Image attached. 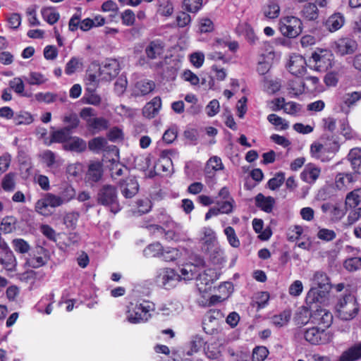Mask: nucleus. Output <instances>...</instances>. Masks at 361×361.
I'll list each match as a JSON object with an SVG mask.
<instances>
[{
	"mask_svg": "<svg viewBox=\"0 0 361 361\" xmlns=\"http://www.w3.org/2000/svg\"><path fill=\"white\" fill-rule=\"evenodd\" d=\"M155 309L154 304L149 301L130 303L127 311V319L131 324L146 322L151 318V312Z\"/></svg>",
	"mask_w": 361,
	"mask_h": 361,
	"instance_id": "f257e3e1",
	"label": "nucleus"
},
{
	"mask_svg": "<svg viewBox=\"0 0 361 361\" xmlns=\"http://www.w3.org/2000/svg\"><path fill=\"white\" fill-rule=\"evenodd\" d=\"M336 309L341 319L350 321L357 316L360 307L356 298L353 295L347 294L338 299Z\"/></svg>",
	"mask_w": 361,
	"mask_h": 361,
	"instance_id": "f03ea898",
	"label": "nucleus"
},
{
	"mask_svg": "<svg viewBox=\"0 0 361 361\" xmlns=\"http://www.w3.org/2000/svg\"><path fill=\"white\" fill-rule=\"evenodd\" d=\"M97 200L99 204L109 207L110 211L114 214L121 209L118 201L117 189L114 185H103L97 192Z\"/></svg>",
	"mask_w": 361,
	"mask_h": 361,
	"instance_id": "7ed1b4c3",
	"label": "nucleus"
},
{
	"mask_svg": "<svg viewBox=\"0 0 361 361\" xmlns=\"http://www.w3.org/2000/svg\"><path fill=\"white\" fill-rule=\"evenodd\" d=\"M314 287L311 288L307 295V302L310 304L315 303L319 301L320 292L323 294L328 292L331 287L329 279L324 272L317 271L312 278Z\"/></svg>",
	"mask_w": 361,
	"mask_h": 361,
	"instance_id": "20e7f679",
	"label": "nucleus"
},
{
	"mask_svg": "<svg viewBox=\"0 0 361 361\" xmlns=\"http://www.w3.org/2000/svg\"><path fill=\"white\" fill-rule=\"evenodd\" d=\"M279 27L283 36L295 38L302 32V22L297 17L286 16L280 19Z\"/></svg>",
	"mask_w": 361,
	"mask_h": 361,
	"instance_id": "39448f33",
	"label": "nucleus"
},
{
	"mask_svg": "<svg viewBox=\"0 0 361 361\" xmlns=\"http://www.w3.org/2000/svg\"><path fill=\"white\" fill-rule=\"evenodd\" d=\"M303 336L308 343L312 345L325 344L331 340V336L328 332L318 327L304 329Z\"/></svg>",
	"mask_w": 361,
	"mask_h": 361,
	"instance_id": "423d86ee",
	"label": "nucleus"
},
{
	"mask_svg": "<svg viewBox=\"0 0 361 361\" xmlns=\"http://www.w3.org/2000/svg\"><path fill=\"white\" fill-rule=\"evenodd\" d=\"M93 67L97 68L102 81H111L117 76L120 71L119 63L115 59H108L101 66L94 64Z\"/></svg>",
	"mask_w": 361,
	"mask_h": 361,
	"instance_id": "0eeeda50",
	"label": "nucleus"
},
{
	"mask_svg": "<svg viewBox=\"0 0 361 361\" xmlns=\"http://www.w3.org/2000/svg\"><path fill=\"white\" fill-rule=\"evenodd\" d=\"M174 154L173 150H163L161 152L160 157L154 166V170H151L146 175L148 178H153L158 172L162 171L170 173L173 169V164L171 156Z\"/></svg>",
	"mask_w": 361,
	"mask_h": 361,
	"instance_id": "6e6552de",
	"label": "nucleus"
},
{
	"mask_svg": "<svg viewBox=\"0 0 361 361\" xmlns=\"http://www.w3.org/2000/svg\"><path fill=\"white\" fill-rule=\"evenodd\" d=\"M310 320L313 324L322 325L324 328H329L333 322V315L328 310L318 307H311Z\"/></svg>",
	"mask_w": 361,
	"mask_h": 361,
	"instance_id": "1a4fd4ad",
	"label": "nucleus"
},
{
	"mask_svg": "<svg viewBox=\"0 0 361 361\" xmlns=\"http://www.w3.org/2000/svg\"><path fill=\"white\" fill-rule=\"evenodd\" d=\"M165 47V43L160 39H155L149 42L145 48L147 59L148 61L161 59Z\"/></svg>",
	"mask_w": 361,
	"mask_h": 361,
	"instance_id": "9d476101",
	"label": "nucleus"
},
{
	"mask_svg": "<svg viewBox=\"0 0 361 361\" xmlns=\"http://www.w3.org/2000/svg\"><path fill=\"white\" fill-rule=\"evenodd\" d=\"M345 23L344 15L341 12H335L330 15L324 22L325 29L330 32L340 30Z\"/></svg>",
	"mask_w": 361,
	"mask_h": 361,
	"instance_id": "9b49d317",
	"label": "nucleus"
},
{
	"mask_svg": "<svg viewBox=\"0 0 361 361\" xmlns=\"http://www.w3.org/2000/svg\"><path fill=\"white\" fill-rule=\"evenodd\" d=\"M361 100V91L349 92L341 98V109L345 114H348L351 108L357 105Z\"/></svg>",
	"mask_w": 361,
	"mask_h": 361,
	"instance_id": "f8f14e48",
	"label": "nucleus"
},
{
	"mask_svg": "<svg viewBox=\"0 0 361 361\" xmlns=\"http://www.w3.org/2000/svg\"><path fill=\"white\" fill-rule=\"evenodd\" d=\"M289 71L297 77L302 76L306 71V61L301 55L293 54L290 58Z\"/></svg>",
	"mask_w": 361,
	"mask_h": 361,
	"instance_id": "ddd939ff",
	"label": "nucleus"
},
{
	"mask_svg": "<svg viewBox=\"0 0 361 361\" xmlns=\"http://www.w3.org/2000/svg\"><path fill=\"white\" fill-rule=\"evenodd\" d=\"M120 189L126 198H132L139 190V185L134 177H129L120 182Z\"/></svg>",
	"mask_w": 361,
	"mask_h": 361,
	"instance_id": "4468645a",
	"label": "nucleus"
},
{
	"mask_svg": "<svg viewBox=\"0 0 361 361\" xmlns=\"http://www.w3.org/2000/svg\"><path fill=\"white\" fill-rule=\"evenodd\" d=\"M204 260L199 257L196 264H186L180 269V275L177 276L178 278L180 277L184 280H192L197 277V267L204 266Z\"/></svg>",
	"mask_w": 361,
	"mask_h": 361,
	"instance_id": "2eb2a0df",
	"label": "nucleus"
},
{
	"mask_svg": "<svg viewBox=\"0 0 361 361\" xmlns=\"http://www.w3.org/2000/svg\"><path fill=\"white\" fill-rule=\"evenodd\" d=\"M257 207L266 213H271L276 204V200L271 196H265L262 193H258L255 197Z\"/></svg>",
	"mask_w": 361,
	"mask_h": 361,
	"instance_id": "dca6fc26",
	"label": "nucleus"
},
{
	"mask_svg": "<svg viewBox=\"0 0 361 361\" xmlns=\"http://www.w3.org/2000/svg\"><path fill=\"white\" fill-rule=\"evenodd\" d=\"M161 107V98L159 97H155L144 106L142 110L143 116L148 118H152L158 114Z\"/></svg>",
	"mask_w": 361,
	"mask_h": 361,
	"instance_id": "f3484780",
	"label": "nucleus"
},
{
	"mask_svg": "<svg viewBox=\"0 0 361 361\" xmlns=\"http://www.w3.org/2000/svg\"><path fill=\"white\" fill-rule=\"evenodd\" d=\"M109 126V121L103 117H94L87 119V126L93 134L106 130Z\"/></svg>",
	"mask_w": 361,
	"mask_h": 361,
	"instance_id": "a211bd4d",
	"label": "nucleus"
},
{
	"mask_svg": "<svg viewBox=\"0 0 361 361\" xmlns=\"http://www.w3.org/2000/svg\"><path fill=\"white\" fill-rule=\"evenodd\" d=\"M103 168L102 164L99 161L90 164L86 174V180L87 182H98L102 177Z\"/></svg>",
	"mask_w": 361,
	"mask_h": 361,
	"instance_id": "6ab92c4d",
	"label": "nucleus"
},
{
	"mask_svg": "<svg viewBox=\"0 0 361 361\" xmlns=\"http://www.w3.org/2000/svg\"><path fill=\"white\" fill-rule=\"evenodd\" d=\"M361 359V341L343 351L338 361H356Z\"/></svg>",
	"mask_w": 361,
	"mask_h": 361,
	"instance_id": "aec40b11",
	"label": "nucleus"
},
{
	"mask_svg": "<svg viewBox=\"0 0 361 361\" xmlns=\"http://www.w3.org/2000/svg\"><path fill=\"white\" fill-rule=\"evenodd\" d=\"M44 250L42 246H37L29 255L26 259V264L32 268H39L44 265L43 257L40 255Z\"/></svg>",
	"mask_w": 361,
	"mask_h": 361,
	"instance_id": "412c9836",
	"label": "nucleus"
},
{
	"mask_svg": "<svg viewBox=\"0 0 361 361\" xmlns=\"http://www.w3.org/2000/svg\"><path fill=\"white\" fill-rule=\"evenodd\" d=\"M337 49L342 55L351 54L356 50L357 43L350 38H342L337 42Z\"/></svg>",
	"mask_w": 361,
	"mask_h": 361,
	"instance_id": "4be33fe9",
	"label": "nucleus"
},
{
	"mask_svg": "<svg viewBox=\"0 0 361 361\" xmlns=\"http://www.w3.org/2000/svg\"><path fill=\"white\" fill-rule=\"evenodd\" d=\"M320 173L321 171L318 167L309 164L305 166L300 176L301 178L306 183H313L319 178Z\"/></svg>",
	"mask_w": 361,
	"mask_h": 361,
	"instance_id": "5701e85b",
	"label": "nucleus"
},
{
	"mask_svg": "<svg viewBox=\"0 0 361 361\" xmlns=\"http://www.w3.org/2000/svg\"><path fill=\"white\" fill-rule=\"evenodd\" d=\"M219 274L213 269H208L204 271L203 273L198 274L197 279L200 285L208 286L212 284L214 281L219 279Z\"/></svg>",
	"mask_w": 361,
	"mask_h": 361,
	"instance_id": "b1692460",
	"label": "nucleus"
},
{
	"mask_svg": "<svg viewBox=\"0 0 361 361\" xmlns=\"http://www.w3.org/2000/svg\"><path fill=\"white\" fill-rule=\"evenodd\" d=\"M263 13L265 17L274 19L279 17L280 14V6L277 0H268L263 6Z\"/></svg>",
	"mask_w": 361,
	"mask_h": 361,
	"instance_id": "393cba45",
	"label": "nucleus"
},
{
	"mask_svg": "<svg viewBox=\"0 0 361 361\" xmlns=\"http://www.w3.org/2000/svg\"><path fill=\"white\" fill-rule=\"evenodd\" d=\"M155 88V83L152 80H142L138 81L135 86V94L137 96H144L152 92Z\"/></svg>",
	"mask_w": 361,
	"mask_h": 361,
	"instance_id": "a878e982",
	"label": "nucleus"
},
{
	"mask_svg": "<svg viewBox=\"0 0 361 361\" xmlns=\"http://www.w3.org/2000/svg\"><path fill=\"white\" fill-rule=\"evenodd\" d=\"M300 16L309 21L316 20L319 17V10L317 5L313 3L305 4L300 11Z\"/></svg>",
	"mask_w": 361,
	"mask_h": 361,
	"instance_id": "bb28decb",
	"label": "nucleus"
},
{
	"mask_svg": "<svg viewBox=\"0 0 361 361\" xmlns=\"http://www.w3.org/2000/svg\"><path fill=\"white\" fill-rule=\"evenodd\" d=\"M172 229L165 231V238L168 240L180 241L185 239V235L182 231V226L180 224L172 223Z\"/></svg>",
	"mask_w": 361,
	"mask_h": 361,
	"instance_id": "cd10ccee",
	"label": "nucleus"
},
{
	"mask_svg": "<svg viewBox=\"0 0 361 361\" xmlns=\"http://www.w3.org/2000/svg\"><path fill=\"white\" fill-rule=\"evenodd\" d=\"M95 72L92 73V69L87 71L86 75L87 91L89 92H94L99 85V81H102L99 75V72L95 68Z\"/></svg>",
	"mask_w": 361,
	"mask_h": 361,
	"instance_id": "c85d7f7f",
	"label": "nucleus"
},
{
	"mask_svg": "<svg viewBox=\"0 0 361 361\" xmlns=\"http://www.w3.org/2000/svg\"><path fill=\"white\" fill-rule=\"evenodd\" d=\"M353 169L357 173H361V150L357 148L351 149L348 155Z\"/></svg>",
	"mask_w": 361,
	"mask_h": 361,
	"instance_id": "c756f323",
	"label": "nucleus"
},
{
	"mask_svg": "<svg viewBox=\"0 0 361 361\" xmlns=\"http://www.w3.org/2000/svg\"><path fill=\"white\" fill-rule=\"evenodd\" d=\"M64 147L68 150L82 152L86 149L87 145L82 139L73 137L66 143Z\"/></svg>",
	"mask_w": 361,
	"mask_h": 361,
	"instance_id": "7c9ffc66",
	"label": "nucleus"
},
{
	"mask_svg": "<svg viewBox=\"0 0 361 361\" xmlns=\"http://www.w3.org/2000/svg\"><path fill=\"white\" fill-rule=\"evenodd\" d=\"M361 203V188L355 189L345 197V207L355 208Z\"/></svg>",
	"mask_w": 361,
	"mask_h": 361,
	"instance_id": "2f4dec72",
	"label": "nucleus"
},
{
	"mask_svg": "<svg viewBox=\"0 0 361 361\" xmlns=\"http://www.w3.org/2000/svg\"><path fill=\"white\" fill-rule=\"evenodd\" d=\"M203 237L201 238L202 243L205 245L206 250L209 252L216 243L215 232L210 228H204L203 230Z\"/></svg>",
	"mask_w": 361,
	"mask_h": 361,
	"instance_id": "473e14b6",
	"label": "nucleus"
},
{
	"mask_svg": "<svg viewBox=\"0 0 361 361\" xmlns=\"http://www.w3.org/2000/svg\"><path fill=\"white\" fill-rule=\"evenodd\" d=\"M82 66V59L78 57H72L66 65L65 73L68 75H72L79 70H81Z\"/></svg>",
	"mask_w": 361,
	"mask_h": 361,
	"instance_id": "72a5a7b5",
	"label": "nucleus"
},
{
	"mask_svg": "<svg viewBox=\"0 0 361 361\" xmlns=\"http://www.w3.org/2000/svg\"><path fill=\"white\" fill-rule=\"evenodd\" d=\"M176 279H178V276L171 269H164L161 270L158 276L159 282L161 283V284L166 287L171 281Z\"/></svg>",
	"mask_w": 361,
	"mask_h": 361,
	"instance_id": "f704fd0d",
	"label": "nucleus"
},
{
	"mask_svg": "<svg viewBox=\"0 0 361 361\" xmlns=\"http://www.w3.org/2000/svg\"><path fill=\"white\" fill-rule=\"evenodd\" d=\"M0 264L10 271L15 270L16 266V259L12 251L4 253V257L0 258Z\"/></svg>",
	"mask_w": 361,
	"mask_h": 361,
	"instance_id": "c9c22d12",
	"label": "nucleus"
},
{
	"mask_svg": "<svg viewBox=\"0 0 361 361\" xmlns=\"http://www.w3.org/2000/svg\"><path fill=\"white\" fill-rule=\"evenodd\" d=\"M17 220L12 216L4 217L1 223L0 230L4 233H10L16 229Z\"/></svg>",
	"mask_w": 361,
	"mask_h": 361,
	"instance_id": "e433bc0d",
	"label": "nucleus"
},
{
	"mask_svg": "<svg viewBox=\"0 0 361 361\" xmlns=\"http://www.w3.org/2000/svg\"><path fill=\"white\" fill-rule=\"evenodd\" d=\"M107 146V141L105 138L97 137L92 139L88 142V147L94 152L105 150Z\"/></svg>",
	"mask_w": 361,
	"mask_h": 361,
	"instance_id": "4c0bfd02",
	"label": "nucleus"
},
{
	"mask_svg": "<svg viewBox=\"0 0 361 361\" xmlns=\"http://www.w3.org/2000/svg\"><path fill=\"white\" fill-rule=\"evenodd\" d=\"M71 132L68 128H63L51 134V142H63L70 138Z\"/></svg>",
	"mask_w": 361,
	"mask_h": 361,
	"instance_id": "58836bf2",
	"label": "nucleus"
},
{
	"mask_svg": "<svg viewBox=\"0 0 361 361\" xmlns=\"http://www.w3.org/2000/svg\"><path fill=\"white\" fill-rule=\"evenodd\" d=\"M205 354L209 359L217 360L221 356V346L216 343H211L205 349Z\"/></svg>",
	"mask_w": 361,
	"mask_h": 361,
	"instance_id": "ea45409f",
	"label": "nucleus"
},
{
	"mask_svg": "<svg viewBox=\"0 0 361 361\" xmlns=\"http://www.w3.org/2000/svg\"><path fill=\"white\" fill-rule=\"evenodd\" d=\"M66 173L69 176L80 178L83 173L82 165L80 163L71 164L66 168Z\"/></svg>",
	"mask_w": 361,
	"mask_h": 361,
	"instance_id": "a19ab883",
	"label": "nucleus"
},
{
	"mask_svg": "<svg viewBox=\"0 0 361 361\" xmlns=\"http://www.w3.org/2000/svg\"><path fill=\"white\" fill-rule=\"evenodd\" d=\"M162 251L161 245L159 243H156L148 245L144 250V255L147 257H161Z\"/></svg>",
	"mask_w": 361,
	"mask_h": 361,
	"instance_id": "79ce46f5",
	"label": "nucleus"
},
{
	"mask_svg": "<svg viewBox=\"0 0 361 361\" xmlns=\"http://www.w3.org/2000/svg\"><path fill=\"white\" fill-rule=\"evenodd\" d=\"M290 312L283 311L278 315H274L271 318L272 323L276 326H283L286 325L290 319Z\"/></svg>",
	"mask_w": 361,
	"mask_h": 361,
	"instance_id": "37998d69",
	"label": "nucleus"
},
{
	"mask_svg": "<svg viewBox=\"0 0 361 361\" xmlns=\"http://www.w3.org/2000/svg\"><path fill=\"white\" fill-rule=\"evenodd\" d=\"M180 252L176 248L167 247L161 252V257L166 262H172L178 259Z\"/></svg>",
	"mask_w": 361,
	"mask_h": 361,
	"instance_id": "c03bdc74",
	"label": "nucleus"
},
{
	"mask_svg": "<svg viewBox=\"0 0 361 361\" xmlns=\"http://www.w3.org/2000/svg\"><path fill=\"white\" fill-rule=\"evenodd\" d=\"M190 344L191 353L188 352V354L198 352L204 346L205 341L202 336L195 335L192 337Z\"/></svg>",
	"mask_w": 361,
	"mask_h": 361,
	"instance_id": "a18cd8bd",
	"label": "nucleus"
},
{
	"mask_svg": "<svg viewBox=\"0 0 361 361\" xmlns=\"http://www.w3.org/2000/svg\"><path fill=\"white\" fill-rule=\"evenodd\" d=\"M269 351L264 346H257L253 349L252 361H264L268 356Z\"/></svg>",
	"mask_w": 361,
	"mask_h": 361,
	"instance_id": "49530a36",
	"label": "nucleus"
},
{
	"mask_svg": "<svg viewBox=\"0 0 361 361\" xmlns=\"http://www.w3.org/2000/svg\"><path fill=\"white\" fill-rule=\"evenodd\" d=\"M267 120L272 125L276 127L280 126L281 130H286L289 127L288 123L286 120L274 114H269L267 116Z\"/></svg>",
	"mask_w": 361,
	"mask_h": 361,
	"instance_id": "de8ad7c7",
	"label": "nucleus"
},
{
	"mask_svg": "<svg viewBox=\"0 0 361 361\" xmlns=\"http://www.w3.org/2000/svg\"><path fill=\"white\" fill-rule=\"evenodd\" d=\"M285 175L282 172L277 173L274 178L268 181V187L271 190L278 189L284 182Z\"/></svg>",
	"mask_w": 361,
	"mask_h": 361,
	"instance_id": "09e8293b",
	"label": "nucleus"
},
{
	"mask_svg": "<svg viewBox=\"0 0 361 361\" xmlns=\"http://www.w3.org/2000/svg\"><path fill=\"white\" fill-rule=\"evenodd\" d=\"M63 122L67 125L65 128L71 133L72 130L78 126L80 120L77 114H70L64 117Z\"/></svg>",
	"mask_w": 361,
	"mask_h": 361,
	"instance_id": "8fccbe9b",
	"label": "nucleus"
},
{
	"mask_svg": "<svg viewBox=\"0 0 361 361\" xmlns=\"http://www.w3.org/2000/svg\"><path fill=\"white\" fill-rule=\"evenodd\" d=\"M12 244L16 252L25 254L30 250L29 244L21 238H16L13 240Z\"/></svg>",
	"mask_w": 361,
	"mask_h": 361,
	"instance_id": "3c124183",
	"label": "nucleus"
},
{
	"mask_svg": "<svg viewBox=\"0 0 361 361\" xmlns=\"http://www.w3.org/2000/svg\"><path fill=\"white\" fill-rule=\"evenodd\" d=\"M344 267L349 271L361 269V257H351L344 262Z\"/></svg>",
	"mask_w": 361,
	"mask_h": 361,
	"instance_id": "603ef678",
	"label": "nucleus"
},
{
	"mask_svg": "<svg viewBox=\"0 0 361 361\" xmlns=\"http://www.w3.org/2000/svg\"><path fill=\"white\" fill-rule=\"evenodd\" d=\"M1 185L5 191L13 190L16 185L15 174L12 173L6 174L2 180Z\"/></svg>",
	"mask_w": 361,
	"mask_h": 361,
	"instance_id": "864d4df0",
	"label": "nucleus"
},
{
	"mask_svg": "<svg viewBox=\"0 0 361 361\" xmlns=\"http://www.w3.org/2000/svg\"><path fill=\"white\" fill-rule=\"evenodd\" d=\"M136 203L137 205V211L134 212L135 214L137 213L138 215H141L149 212L151 209L152 203L151 201L147 198L144 200H139Z\"/></svg>",
	"mask_w": 361,
	"mask_h": 361,
	"instance_id": "5fc2aeb1",
	"label": "nucleus"
},
{
	"mask_svg": "<svg viewBox=\"0 0 361 361\" xmlns=\"http://www.w3.org/2000/svg\"><path fill=\"white\" fill-rule=\"evenodd\" d=\"M225 235L230 245L233 247H238L240 245V241L235 234L234 229L231 226H228L224 230Z\"/></svg>",
	"mask_w": 361,
	"mask_h": 361,
	"instance_id": "6e6d98bb",
	"label": "nucleus"
},
{
	"mask_svg": "<svg viewBox=\"0 0 361 361\" xmlns=\"http://www.w3.org/2000/svg\"><path fill=\"white\" fill-rule=\"evenodd\" d=\"M183 6L187 11L196 13L202 6V0H183Z\"/></svg>",
	"mask_w": 361,
	"mask_h": 361,
	"instance_id": "4d7b16f0",
	"label": "nucleus"
},
{
	"mask_svg": "<svg viewBox=\"0 0 361 361\" xmlns=\"http://www.w3.org/2000/svg\"><path fill=\"white\" fill-rule=\"evenodd\" d=\"M288 89L295 95L302 94L304 91V82L300 79L297 78L289 82Z\"/></svg>",
	"mask_w": 361,
	"mask_h": 361,
	"instance_id": "13d9d810",
	"label": "nucleus"
},
{
	"mask_svg": "<svg viewBox=\"0 0 361 361\" xmlns=\"http://www.w3.org/2000/svg\"><path fill=\"white\" fill-rule=\"evenodd\" d=\"M62 164V161L59 159H56V155L50 152L47 151V166L51 168L54 171Z\"/></svg>",
	"mask_w": 361,
	"mask_h": 361,
	"instance_id": "bf43d9fd",
	"label": "nucleus"
},
{
	"mask_svg": "<svg viewBox=\"0 0 361 361\" xmlns=\"http://www.w3.org/2000/svg\"><path fill=\"white\" fill-rule=\"evenodd\" d=\"M9 87L11 90H13L17 94L24 95L23 92L25 86L21 78H14L9 82Z\"/></svg>",
	"mask_w": 361,
	"mask_h": 361,
	"instance_id": "052dcab7",
	"label": "nucleus"
},
{
	"mask_svg": "<svg viewBox=\"0 0 361 361\" xmlns=\"http://www.w3.org/2000/svg\"><path fill=\"white\" fill-rule=\"evenodd\" d=\"M121 18L122 20V23L123 25L126 26H131L134 25L135 21V16L133 11L130 9H127L124 11L121 15Z\"/></svg>",
	"mask_w": 361,
	"mask_h": 361,
	"instance_id": "680f3d73",
	"label": "nucleus"
},
{
	"mask_svg": "<svg viewBox=\"0 0 361 361\" xmlns=\"http://www.w3.org/2000/svg\"><path fill=\"white\" fill-rule=\"evenodd\" d=\"M25 80L30 84V85H41L43 84L45 79L44 75L42 73H37V72H31L28 77L25 78Z\"/></svg>",
	"mask_w": 361,
	"mask_h": 361,
	"instance_id": "e2e57ef3",
	"label": "nucleus"
},
{
	"mask_svg": "<svg viewBox=\"0 0 361 361\" xmlns=\"http://www.w3.org/2000/svg\"><path fill=\"white\" fill-rule=\"evenodd\" d=\"M26 15L30 26H37L39 25V21L37 18L36 15V6L28 7L26 11Z\"/></svg>",
	"mask_w": 361,
	"mask_h": 361,
	"instance_id": "0e129e2a",
	"label": "nucleus"
},
{
	"mask_svg": "<svg viewBox=\"0 0 361 361\" xmlns=\"http://www.w3.org/2000/svg\"><path fill=\"white\" fill-rule=\"evenodd\" d=\"M128 85L126 77L121 75L114 84V90L118 94L121 95L126 91Z\"/></svg>",
	"mask_w": 361,
	"mask_h": 361,
	"instance_id": "69168bd1",
	"label": "nucleus"
},
{
	"mask_svg": "<svg viewBox=\"0 0 361 361\" xmlns=\"http://www.w3.org/2000/svg\"><path fill=\"white\" fill-rule=\"evenodd\" d=\"M264 87L269 94H274L281 88V83L279 80H265Z\"/></svg>",
	"mask_w": 361,
	"mask_h": 361,
	"instance_id": "338daca9",
	"label": "nucleus"
},
{
	"mask_svg": "<svg viewBox=\"0 0 361 361\" xmlns=\"http://www.w3.org/2000/svg\"><path fill=\"white\" fill-rule=\"evenodd\" d=\"M217 204L219 205V209L221 214H228L233 212L235 201L233 198H230L229 200H225L221 204H219V202Z\"/></svg>",
	"mask_w": 361,
	"mask_h": 361,
	"instance_id": "774afa93",
	"label": "nucleus"
}]
</instances>
